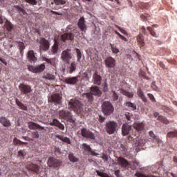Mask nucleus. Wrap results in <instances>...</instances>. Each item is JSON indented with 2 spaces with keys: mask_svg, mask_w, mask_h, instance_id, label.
<instances>
[{
  "mask_svg": "<svg viewBox=\"0 0 177 177\" xmlns=\"http://www.w3.org/2000/svg\"><path fill=\"white\" fill-rule=\"evenodd\" d=\"M55 138L61 140V142H64V143H67V145H71V140H70V138L68 137H65L64 136L61 135H56Z\"/></svg>",
  "mask_w": 177,
  "mask_h": 177,
  "instance_id": "26",
  "label": "nucleus"
},
{
  "mask_svg": "<svg viewBox=\"0 0 177 177\" xmlns=\"http://www.w3.org/2000/svg\"><path fill=\"white\" fill-rule=\"evenodd\" d=\"M82 147L85 151H88V153H91V156L98 155L96 152H95V151H93L92 148H91V146L88 145L86 143L82 144Z\"/></svg>",
  "mask_w": 177,
  "mask_h": 177,
  "instance_id": "27",
  "label": "nucleus"
},
{
  "mask_svg": "<svg viewBox=\"0 0 177 177\" xmlns=\"http://www.w3.org/2000/svg\"><path fill=\"white\" fill-rule=\"evenodd\" d=\"M27 57L30 63H35L37 60H38L37 57H35V53H34V50H30L28 52Z\"/></svg>",
  "mask_w": 177,
  "mask_h": 177,
  "instance_id": "22",
  "label": "nucleus"
},
{
  "mask_svg": "<svg viewBox=\"0 0 177 177\" xmlns=\"http://www.w3.org/2000/svg\"><path fill=\"white\" fill-rule=\"evenodd\" d=\"M17 10H19V13H22V15H27V12H26V10L23 9L20 6H17Z\"/></svg>",
  "mask_w": 177,
  "mask_h": 177,
  "instance_id": "53",
  "label": "nucleus"
},
{
  "mask_svg": "<svg viewBox=\"0 0 177 177\" xmlns=\"http://www.w3.org/2000/svg\"><path fill=\"white\" fill-rule=\"evenodd\" d=\"M50 125L57 127L61 131H64V125H63L57 119H54L52 122L50 123Z\"/></svg>",
  "mask_w": 177,
  "mask_h": 177,
  "instance_id": "25",
  "label": "nucleus"
},
{
  "mask_svg": "<svg viewBox=\"0 0 177 177\" xmlns=\"http://www.w3.org/2000/svg\"><path fill=\"white\" fill-rule=\"evenodd\" d=\"M4 26L7 31H12V30H13V24H12V23L8 20L6 21Z\"/></svg>",
  "mask_w": 177,
  "mask_h": 177,
  "instance_id": "36",
  "label": "nucleus"
},
{
  "mask_svg": "<svg viewBox=\"0 0 177 177\" xmlns=\"http://www.w3.org/2000/svg\"><path fill=\"white\" fill-rule=\"evenodd\" d=\"M51 52L53 55H56L59 52V43L56 39H54V44L51 47Z\"/></svg>",
  "mask_w": 177,
  "mask_h": 177,
  "instance_id": "28",
  "label": "nucleus"
},
{
  "mask_svg": "<svg viewBox=\"0 0 177 177\" xmlns=\"http://www.w3.org/2000/svg\"><path fill=\"white\" fill-rule=\"evenodd\" d=\"M25 1L27 3H29V5H32V6L37 5V3H38V1H37V0H25Z\"/></svg>",
  "mask_w": 177,
  "mask_h": 177,
  "instance_id": "47",
  "label": "nucleus"
},
{
  "mask_svg": "<svg viewBox=\"0 0 177 177\" xmlns=\"http://www.w3.org/2000/svg\"><path fill=\"white\" fill-rule=\"evenodd\" d=\"M39 49L43 52H46V50H49V48H50V43H49L48 40H46L45 37H41L39 41Z\"/></svg>",
  "mask_w": 177,
  "mask_h": 177,
  "instance_id": "8",
  "label": "nucleus"
},
{
  "mask_svg": "<svg viewBox=\"0 0 177 177\" xmlns=\"http://www.w3.org/2000/svg\"><path fill=\"white\" fill-rule=\"evenodd\" d=\"M109 45L111 46V49L113 53H114L115 55H117V53H120V50L117 48V46L112 44H109Z\"/></svg>",
  "mask_w": 177,
  "mask_h": 177,
  "instance_id": "39",
  "label": "nucleus"
},
{
  "mask_svg": "<svg viewBox=\"0 0 177 177\" xmlns=\"http://www.w3.org/2000/svg\"><path fill=\"white\" fill-rule=\"evenodd\" d=\"M167 138H177V130H174V131H169L167 133Z\"/></svg>",
  "mask_w": 177,
  "mask_h": 177,
  "instance_id": "43",
  "label": "nucleus"
},
{
  "mask_svg": "<svg viewBox=\"0 0 177 177\" xmlns=\"http://www.w3.org/2000/svg\"><path fill=\"white\" fill-rule=\"evenodd\" d=\"M137 95L138 97H140V99H141V100L144 102V103H147V97H146V95H145V93L141 88H138Z\"/></svg>",
  "mask_w": 177,
  "mask_h": 177,
  "instance_id": "24",
  "label": "nucleus"
},
{
  "mask_svg": "<svg viewBox=\"0 0 177 177\" xmlns=\"http://www.w3.org/2000/svg\"><path fill=\"white\" fill-rule=\"evenodd\" d=\"M141 31H142V33L145 34V35L147 34V32H146V28H145L144 26L141 28Z\"/></svg>",
  "mask_w": 177,
  "mask_h": 177,
  "instance_id": "62",
  "label": "nucleus"
},
{
  "mask_svg": "<svg viewBox=\"0 0 177 177\" xmlns=\"http://www.w3.org/2000/svg\"><path fill=\"white\" fill-rule=\"evenodd\" d=\"M117 128H118V124L114 121H109L105 125L106 133L109 135H114L117 132Z\"/></svg>",
  "mask_w": 177,
  "mask_h": 177,
  "instance_id": "6",
  "label": "nucleus"
},
{
  "mask_svg": "<svg viewBox=\"0 0 177 177\" xmlns=\"http://www.w3.org/2000/svg\"><path fill=\"white\" fill-rule=\"evenodd\" d=\"M75 35L73 32L64 33L61 36V38L63 42H66V41H73Z\"/></svg>",
  "mask_w": 177,
  "mask_h": 177,
  "instance_id": "16",
  "label": "nucleus"
},
{
  "mask_svg": "<svg viewBox=\"0 0 177 177\" xmlns=\"http://www.w3.org/2000/svg\"><path fill=\"white\" fill-rule=\"evenodd\" d=\"M136 176L137 177H145V174L141 173H136Z\"/></svg>",
  "mask_w": 177,
  "mask_h": 177,
  "instance_id": "64",
  "label": "nucleus"
},
{
  "mask_svg": "<svg viewBox=\"0 0 177 177\" xmlns=\"http://www.w3.org/2000/svg\"><path fill=\"white\" fill-rule=\"evenodd\" d=\"M137 42L140 46H145V36H143L142 34H139L137 36Z\"/></svg>",
  "mask_w": 177,
  "mask_h": 177,
  "instance_id": "29",
  "label": "nucleus"
},
{
  "mask_svg": "<svg viewBox=\"0 0 177 177\" xmlns=\"http://www.w3.org/2000/svg\"><path fill=\"white\" fill-rule=\"evenodd\" d=\"M0 124H1V125H3V127L5 128H9V127L12 126L10 120L8 119V118L5 116L0 117Z\"/></svg>",
  "mask_w": 177,
  "mask_h": 177,
  "instance_id": "17",
  "label": "nucleus"
},
{
  "mask_svg": "<svg viewBox=\"0 0 177 177\" xmlns=\"http://www.w3.org/2000/svg\"><path fill=\"white\" fill-rule=\"evenodd\" d=\"M48 102L55 103V104H62V95L60 94H53L48 99Z\"/></svg>",
  "mask_w": 177,
  "mask_h": 177,
  "instance_id": "14",
  "label": "nucleus"
},
{
  "mask_svg": "<svg viewBox=\"0 0 177 177\" xmlns=\"http://www.w3.org/2000/svg\"><path fill=\"white\" fill-rule=\"evenodd\" d=\"M28 128L29 129L35 130V129H41L42 131H45V127L38 124V123L34 122H28Z\"/></svg>",
  "mask_w": 177,
  "mask_h": 177,
  "instance_id": "18",
  "label": "nucleus"
},
{
  "mask_svg": "<svg viewBox=\"0 0 177 177\" xmlns=\"http://www.w3.org/2000/svg\"><path fill=\"white\" fill-rule=\"evenodd\" d=\"M44 78L45 80H48L49 81H55V75L48 73L44 76Z\"/></svg>",
  "mask_w": 177,
  "mask_h": 177,
  "instance_id": "41",
  "label": "nucleus"
},
{
  "mask_svg": "<svg viewBox=\"0 0 177 177\" xmlns=\"http://www.w3.org/2000/svg\"><path fill=\"white\" fill-rule=\"evenodd\" d=\"M45 70V64H41L35 66V74L38 73H42Z\"/></svg>",
  "mask_w": 177,
  "mask_h": 177,
  "instance_id": "33",
  "label": "nucleus"
},
{
  "mask_svg": "<svg viewBox=\"0 0 177 177\" xmlns=\"http://www.w3.org/2000/svg\"><path fill=\"white\" fill-rule=\"evenodd\" d=\"M103 91L104 92H107V91H109V85L106 82L104 83Z\"/></svg>",
  "mask_w": 177,
  "mask_h": 177,
  "instance_id": "58",
  "label": "nucleus"
},
{
  "mask_svg": "<svg viewBox=\"0 0 177 177\" xmlns=\"http://www.w3.org/2000/svg\"><path fill=\"white\" fill-rule=\"evenodd\" d=\"M120 38H121L122 41H124L125 42H128V39H127V37H124L122 35L120 36Z\"/></svg>",
  "mask_w": 177,
  "mask_h": 177,
  "instance_id": "63",
  "label": "nucleus"
},
{
  "mask_svg": "<svg viewBox=\"0 0 177 177\" xmlns=\"http://www.w3.org/2000/svg\"><path fill=\"white\" fill-rule=\"evenodd\" d=\"M18 44L19 49H26V46H24V43L21 41H16Z\"/></svg>",
  "mask_w": 177,
  "mask_h": 177,
  "instance_id": "54",
  "label": "nucleus"
},
{
  "mask_svg": "<svg viewBox=\"0 0 177 177\" xmlns=\"http://www.w3.org/2000/svg\"><path fill=\"white\" fill-rule=\"evenodd\" d=\"M93 84H95V85H100V84H102V81L103 80L102 76L97 73V71L94 73L93 75Z\"/></svg>",
  "mask_w": 177,
  "mask_h": 177,
  "instance_id": "19",
  "label": "nucleus"
},
{
  "mask_svg": "<svg viewBox=\"0 0 177 177\" xmlns=\"http://www.w3.org/2000/svg\"><path fill=\"white\" fill-rule=\"evenodd\" d=\"M82 80H85L86 81H89V75L88 72H84L81 75Z\"/></svg>",
  "mask_w": 177,
  "mask_h": 177,
  "instance_id": "45",
  "label": "nucleus"
},
{
  "mask_svg": "<svg viewBox=\"0 0 177 177\" xmlns=\"http://www.w3.org/2000/svg\"><path fill=\"white\" fill-rule=\"evenodd\" d=\"M76 53H77V62H80L81 60V57H82V53H81V50L76 48Z\"/></svg>",
  "mask_w": 177,
  "mask_h": 177,
  "instance_id": "46",
  "label": "nucleus"
},
{
  "mask_svg": "<svg viewBox=\"0 0 177 177\" xmlns=\"http://www.w3.org/2000/svg\"><path fill=\"white\" fill-rule=\"evenodd\" d=\"M133 127L136 131L140 132V131L145 130V122H136L133 124Z\"/></svg>",
  "mask_w": 177,
  "mask_h": 177,
  "instance_id": "21",
  "label": "nucleus"
},
{
  "mask_svg": "<svg viewBox=\"0 0 177 177\" xmlns=\"http://www.w3.org/2000/svg\"><path fill=\"white\" fill-rule=\"evenodd\" d=\"M147 30H148V31L150 32L151 35H152V37H155V38H158V34H157L155 31H154V28L148 26Z\"/></svg>",
  "mask_w": 177,
  "mask_h": 177,
  "instance_id": "38",
  "label": "nucleus"
},
{
  "mask_svg": "<svg viewBox=\"0 0 177 177\" xmlns=\"http://www.w3.org/2000/svg\"><path fill=\"white\" fill-rule=\"evenodd\" d=\"M19 89L21 92V95H28V93H31V92H32L31 86L24 83H21L19 85Z\"/></svg>",
  "mask_w": 177,
  "mask_h": 177,
  "instance_id": "9",
  "label": "nucleus"
},
{
  "mask_svg": "<svg viewBox=\"0 0 177 177\" xmlns=\"http://www.w3.org/2000/svg\"><path fill=\"white\" fill-rule=\"evenodd\" d=\"M68 106L77 114H81L84 111V104L78 100L71 99L69 101Z\"/></svg>",
  "mask_w": 177,
  "mask_h": 177,
  "instance_id": "2",
  "label": "nucleus"
},
{
  "mask_svg": "<svg viewBox=\"0 0 177 177\" xmlns=\"http://www.w3.org/2000/svg\"><path fill=\"white\" fill-rule=\"evenodd\" d=\"M16 104L19 107L21 110H24V111H27L28 108L27 106L24 105L19 99L15 100Z\"/></svg>",
  "mask_w": 177,
  "mask_h": 177,
  "instance_id": "30",
  "label": "nucleus"
},
{
  "mask_svg": "<svg viewBox=\"0 0 177 177\" xmlns=\"http://www.w3.org/2000/svg\"><path fill=\"white\" fill-rule=\"evenodd\" d=\"M59 117L61 120H64L65 121H68V122H71L74 124L75 122V119L73 118V115L71 112L67 110H62L59 111Z\"/></svg>",
  "mask_w": 177,
  "mask_h": 177,
  "instance_id": "3",
  "label": "nucleus"
},
{
  "mask_svg": "<svg viewBox=\"0 0 177 177\" xmlns=\"http://www.w3.org/2000/svg\"><path fill=\"white\" fill-rule=\"evenodd\" d=\"M61 59L63 62H65L67 64H70V60L73 59V55L71 54V49H66L62 51L61 55Z\"/></svg>",
  "mask_w": 177,
  "mask_h": 177,
  "instance_id": "7",
  "label": "nucleus"
},
{
  "mask_svg": "<svg viewBox=\"0 0 177 177\" xmlns=\"http://www.w3.org/2000/svg\"><path fill=\"white\" fill-rule=\"evenodd\" d=\"M44 62H46L47 63H49L50 64H52V59H48L46 57L43 58Z\"/></svg>",
  "mask_w": 177,
  "mask_h": 177,
  "instance_id": "61",
  "label": "nucleus"
},
{
  "mask_svg": "<svg viewBox=\"0 0 177 177\" xmlns=\"http://www.w3.org/2000/svg\"><path fill=\"white\" fill-rule=\"evenodd\" d=\"M95 172H96L97 175H98V176H100V177H111L107 173H104V172L100 171L99 170H96Z\"/></svg>",
  "mask_w": 177,
  "mask_h": 177,
  "instance_id": "40",
  "label": "nucleus"
},
{
  "mask_svg": "<svg viewBox=\"0 0 177 177\" xmlns=\"http://www.w3.org/2000/svg\"><path fill=\"white\" fill-rule=\"evenodd\" d=\"M104 64L106 68H108V71L113 74V73H114V71H113L111 68L114 69L115 68V65L117 64L115 59L111 56L107 57L104 59Z\"/></svg>",
  "mask_w": 177,
  "mask_h": 177,
  "instance_id": "5",
  "label": "nucleus"
},
{
  "mask_svg": "<svg viewBox=\"0 0 177 177\" xmlns=\"http://www.w3.org/2000/svg\"><path fill=\"white\" fill-rule=\"evenodd\" d=\"M55 5H66V0H54Z\"/></svg>",
  "mask_w": 177,
  "mask_h": 177,
  "instance_id": "51",
  "label": "nucleus"
},
{
  "mask_svg": "<svg viewBox=\"0 0 177 177\" xmlns=\"http://www.w3.org/2000/svg\"><path fill=\"white\" fill-rule=\"evenodd\" d=\"M112 96H111V98H112V100L113 102H117V100H118L120 96H118V94L117 93V92L113 91H112Z\"/></svg>",
  "mask_w": 177,
  "mask_h": 177,
  "instance_id": "44",
  "label": "nucleus"
},
{
  "mask_svg": "<svg viewBox=\"0 0 177 177\" xmlns=\"http://www.w3.org/2000/svg\"><path fill=\"white\" fill-rule=\"evenodd\" d=\"M47 164L50 168H57L62 165V160L50 157L48 158Z\"/></svg>",
  "mask_w": 177,
  "mask_h": 177,
  "instance_id": "11",
  "label": "nucleus"
},
{
  "mask_svg": "<svg viewBox=\"0 0 177 177\" xmlns=\"http://www.w3.org/2000/svg\"><path fill=\"white\" fill-rule=\"evenodd\" d=\"M98 120H99L100 122H104V120H106V118L103 117L102 115H100Z\"/></svg>",
  "mask_w": 177,
  "mask_h": 177,
  "instance_id": "60",
  "label": "nucleus"
},
{
  "mask_svg": "<svg viewBox=\"0 0 177 177\" xmlns=\"http://www.w3.org/2000/svg\"><path fill=\"white\" fill-rule=\"evenodd\" d=\"M80 78H81V75H77L72 77H66L64 79V82L68 85H75V84L80 81Z\"/></svg>",
  "mask_w": 177,
  "mask_h": 177,
  "instance_id": "12",
  "label": "nucleus"
},
{
  "mask_svg": "<svg viewBox=\"0 0 177 177\" xmlns=\"http://www.w3.org/2000/svg\"><path fill=\"white\" fill-rule=\"evenodd\" d=\"M120 93H122V95H124V96H127V97H133V93L127 91L126 90L124 89H121Z\"/></svg>",
  "mask_w": 177,
  "mask_h": 177,
  "instance_id": "37",
  "label": "nucleus"
},
{
  "mask_svg": "<svg viewBox=\"0 0 177 177\" xmlns=\"http://www.w3.org/2000/svg\"><path fill=\"white\" fill-rule=\"evenodd\" d=\"M68 158L71 162H78L79 160L78 158L74 156L73 153H70L68 154Z\"/></svg>",
  "mask_w": 177,
  "mask_h": 177,
  "instance_id": "35",
  "label": "nucleus"
},
{
  "mask_svg": "<svg viewBox=\"0 0 177 177\" xmlns=\"http://www.w3.org/2000/svg\"><path fill=\"white\" fill-rule=\"evenodd\" d=\"M40 169L41 167L34 163H29L26 165V169L32 171V172H35V174H37V175L39 174Z\"/></svg>",
  "mask_w": 177,
  "mask_h": 177,
  "instance_id": "13",
  "label": "nucleus"
},
{
  "mask_svg": "<svg viewBox=\"0 0 177 177\" xmlns=\"http://www.w3.org/2000/svg\"><path fill=\"white\" fill-rule=\"evenodd\" d=\"M80 135L82 136V138H86V139L95 140V134L86 128H83L80 130Z\"/></svg>",
  "mask_w": 177,
  "mask_h": 177,
  "instance_id": "10",
  "label": "nucleus"
},
{
  "mask_svg": "<svg viewBox=\"0 0 177 177\" xmlns=\"http://www.w3.org/2000/svg\"><path fill=\"white\" fill-rule=\"evenodd\" d=\"M67 73H69V74H73L77 70V62H73L69 64V65L67 66Z\"/></svg>",
  "mask_w": 177,
  "mask_h": 177,
  "instance_id": "23",
  "label": "nucleus"
},
{
  "mask_svg": "<svg viewBox=\"0 0 177 177\" xmlns=\"http://www.w3.org/2000/svg\"><path fill=\"white\" fill-rule=\"evenodd\" d=\"M158 121H161L162 124H165V125H168L169 124V120L168 119L162 115L158 116Z\"/></svg>",
  "mask_w": 177,
  "mask_h": 177,
  "instance_id": "34",
  "label": "nucleus"
},
{
  "mask_svg": "<svg viewBox=\"0 0 177 177\" xmlns=\"http://www.w3.org/2000/svg\"><path fill=\"white\" fill-rule=\"evenodd\" d=\"M102 113L104 115H111L114 112L113 104L109 101H104L102 104Z\"/></svg>",
  "mask_w": 177,
  "mask_h": 177,
  "instance_id": "4",
  "label": "nucleus"
},
{
  "mask_svg": "<svg viewBox=\"0 0 177 177\" xmlns=\"http://www.w3.org/2000/svg\"><path fill=\"white\" fill-rule=\"evenodd\" d=\"M15 145H27V142H21L20 140H17V138L14 139Z\"/></svg>",
  "mask_w": 177,
  "mask_h": 177,
  "instance_id": "52",
  "label": "nucleus"
},
{
  "mask_svg": "<svg viewBox=\"0 0 177 177\" xmlns=\"http://www.w3.org/2000/svg\"><path fill=\"white\" fill-rule=\"evenodd\" d=\"M161 109L163 110V111H165V113H171L172 111V109L167 106H162Z\"/></svg>",
  "mask_w": 177,
  "mask_h": 177,
  "instance_id": "49",
  "label": "nucleus"
},
{
  "mask_svg": "<svg viewBox=\"0 0 177 177\" xmlns=\"http://www.w3.org/2000/svg\"><path fill=\"white\" fill-rule=\"evenodd\" d=\"M148 97H149L150 100L151 102H156V98L154 97V95L151 93H148L147 94Z\"/></svg>",
  "mask_w": 177,
  "mask_h": 177,
  "instance_id": "57",
  "label": "nucleus"
},
{
  "mask_svg": "<svg viewBox=\"0 0 177 177\" xmlns=\"http://www.w3.org/2000/svg\"><path fill=\"white\" fill-rule=\"evenodd\" d=\"M149 136L155 140H156V138L158 137L157 136H156V134H154V132H153V131H149Z\"/></svg>",
  "mask_w": 177,
  "mask_h": 177,
  "instance_id": "59",
  "label": "nucleus"
},
{
  "mask_svg": "<svg viewBox=\"0 0 177 177\" xmlns=\"http://www.w3.org/2000/svg\"><path fill=\"white\" fill-rule=\"evenodd\" d=\"M132 131V126L124 123L122 126V134L123 136H128Z\"/></svg>",
  "mask_w": 177,
  "mask_h": 177,
  "instance_id": "15",
  "label": "nucleus"
},
{
  "mask_svg": "<svg viewBox=\"0 0 177 177\" xmlns=\"http://www.w3.org/2000/svg\"><path fill=\"white\" fill-rule=\"evenodd\" d=\"M77 26L81 31H86V24H85V18L84 17H80Z\"/></svg>",
  "mask_w": 177,
  "mask_h": 177,
  "instance_id": "20",
  "label": "nucleus"
},
{
  "mask_svg": "<svg viewBox=\"0 0 177 177\" xmlns=\"http://www.w3.org/2000/svg\"><path fill=\"white\" fill-rule=\"evenodd\" d=\"M118 162L119 165H121V167H128V161L122 157L118 158Z\"/></svg>",
  "mask_w": 177,
  "mask_h": 177,
  "instance_id": "31",
  "label": "nucleus"
},
{
  "mask_svg": "<svg viewBox=\"0 0 177 177\" xmlns=\"http://www.w3.org/2000/svg\"><path fill=\"white\" fill-rule=\"evenodd\" d=\"M116 28H118V30L120 31V32H122V34H124V35H127L128 34V32H126L125 30L121 28V27H120L118 25H115Z\"/></svg>",
  "mask_w": 177,
  "mask_h": 177,
  "instance_id": "55",
  "label": "nucleus"
},
{
  "mask_svg": "<svg viewBox=\"0 0 177 177\" xmlns=\"http://www.w3.org/2000/svg\"><path fill=\"white\" fill-rule=\"evenodd\" d=\"M93 95H95V96H97L98 97L102 96V91H100L98 86H92L91 88V92L84 93V97L87 98L88 103L91 104H92V103H93V100H95Z\"/></svg>",
  "mask_w": 177,
  "mask_h": 177,
  "instance_id": "1",
  "label": "nucleus"
},
{
  "mask_svg": "<svg viewBox=\"0 0 177 177\" xmlns=\"http://www.w3.org/2000/svg\"><path fill=\"white\" fill-rule=\"evenodd\" d=\"M28 70L29 71H31L32 73H35V66H32L31 65L28 66Z\"/></svg>",
  "mask_w": 177,
  "mask_h": 177,
  "instance_id": "56",
  "label": "nucleus"
},
{
  "mask_svg": "<svg viewBox=\"0 0 177 177\" xmlns=\"http://www.w3.org/2000/svg\"><path fill=\"white\" fill-rule=\"evenodd\" d=\"M26 154H27L26 153V150H20L18 151V156L24 158V157H26Z\"/></svg>",
  "mask_w": 177,
  "mask_h": 177,
  "instance_id": "50",
  "label": "nucleus"
},
{
  "mask_svg": "<svg viewBox=\"0 0 177 177\" xmlns=\"http://www.w3.org/2000/svg\"><path fill=\"white\" fill-rule=\"evenodd\" d=\"M124 105L126 106V107H128V109H130L133 111H135V110H136V104H135L134 103H132L129 101L127 102L124 104Z\"/></svg>",
  "mask_w": 177,
  "mask_h": 177,
  "instance_id": "32",
  "label": "nucleus"
},
{
  "mask_svg": "<svg viewBox=\"0 0 177 177\" xmlns=\"http://www.w3.org/2000/svg\"><path fill=\"white\" fill-rule=\"evenodd\" d=\"M31 136L33 139H38L39 138V133L38 131H32Z\"/></svg>",
  "mask_w": 177,
  "mask_h": 177,
  "instance_id": "48",
  "label": "nucleus"
},
{
  "mask_svg": "<svg viewBox=\"0 0 177 177\" xmlns=\"http://www.w3.org/2000/svg\"><path fill=\"white\" fill-rule=\"evenodd\" d=\"M124 117L127 120V122L129 124L131 122V118H132V117H133V115L129 112H127L124 114Z\"/></svg>",
  "mask_w": 177,
  "mask_h": 177,
  "instance_id": "42",
  "label": "nucleus"
}]
</instances>
